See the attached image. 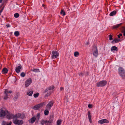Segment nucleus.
<instances>
[{
    "instance_id": "obj_1",
    "label": "nucleus",
    "mask_w": 125,
    "mask_h": 125,
    "mask_svg": "<svg viewBox=\"0 0 125 125\" xmlns=\"http://www.w3.org/2000/svg\"><path fill=\"white\" fill-rule=\"evenodd\" d=\"M24 117L25 115L24 114L18 113L16 114L15 115L11 114V115H7V117L9 118V119L13 118H16V119L20 118L23 119L24 118Z\"/></svg>"
},
{
    "instance_id": "obj_2",
    "label": "nucleus",
    "mask_w": 125,
    "mask_h": 125,
    "mask_svg": "<svg viewBox=\"0 0 125 125\" xmlns=\"http://www.w3.org/2000/svg\"><path fill=\"white\" fill-rule=\"evenodd\" d=\"M8 111L4 108H2L0 110V117H4L5 116L7 118L9 119V118H7V115H11Z\"/></svg>"
},
{
    "instance_id": "obj_3",
    "label": "nucleus",
    "mask_w": 125,
    "mask_h": 125,
    "mask_svg": "<svg viewBox=\"0 0 125 125\" xmlns=\"http://www.w3.org/2000/svg\"><path fill=\"white\" fill-rule=\"evenodd\" d=\"M54 88V87L53 85H52L51 86H50L49 87L46 88L45 90L43 92V93H45L47 92V94H46L45 97H47L50 95L52 93V91L51 90H53Z\"/></svg>"
},
{
    "instance_id": "obj_4",
    "label": "nucleus",
    "mask_w": 125,
    "mask_h": 125,
    "mask_svg": "<svg viewBox=\"0 0 125 125\" xmlns=\"http://www.w3.org/2000/svg\"><path fill=\"white\" fill-rule=\"evenodd\" d=\"M118 73L120 76L122 77L125 76V72L124 70L122 67H120L118 69Z\"/></svg>"
},
{
    "instance_id": "obj_5",
    "label": "nucleus",
    "mask_w": 125,
    "mask_h": 125,
    "mask_svg": "<svg viewBox=\"0 0 125 125\" xmlns=\"http://www.w3.org/2000/svg\"><path fill=\"white\" fill-rule=\"evenodd\" d=\"M107 83V82L105 80L101 81L97 83V87H103Z\"/></svg>"
},
{
    "instance_id": "obj_6",
    "label": "nucleus",
    "mask_w": 125,
    "mask_h": 125,
    "mask_svg": "<svg viewBox=\"0 0 125 125\" xmlns=\"http://www.w3.org/2000/svg\"><path fill=\"white\" fill-rule=\"evenodd\" d=\"M51 57L52 59L57 58L59 55V53L58 52L53 51L52 52Z\"/></svg>"
},
{
    "instance_id": "obj_7",
    "label": "nucleus",
    "mask_w": 125,
    "mask_h": 125,
    "mask_svg": "<svg viewBox=\"0 0 125 125\" xmlns=\"http://www.w3.org/2000/svg\"><path fill=\"white\" fill-rule=\"evenodd\" d=\"M45 104L44 102L35 105L32 108L34 109L37 110L39 109L40 107L44 105H45Z\"/></svg>"
},
{
    "instance_id": "obj_8",
    "label": "nucleus",
    "mask_w": 125,
    "mask_h": 125,
    "mask_svg": "<svg viewBox=\"0 0 125 125\" xmlns=\"http://www.w3.org/2000/svg\"><path fill=\"white\" fill-rule=\"evenodd\" d=\"M13 122L15 125H21L23 124V122L22 120H19L15 119L13 121Z\"/></svg>"
},
{
    "instance_id": "obj_9",
    "label": "nucleus",
    "mask_w": 125,
    "mask_h": 125,
    "mask_svg": "<svg viewBox=\"0 0 125 125\" xmlns=\"http://www.w3.org/2000/svg\"><path fill=\"white\" fill-rule=\"evenodd\" d=\"M32 81V79L31 78H29L25 82V85L26 87H28L31 83Z\"/></svg>"
},
{
    "instance_id": "obj_10",
    "label": "nucleus",
    "mask_w": 125,
    "mask_h": 125,
    "mask_svg": "<svg viewBox=\"0 0 125 125\" xmlns=\"http://www.w3.org/2000/svg\"><path fill=\"white\" fill-rule=\"evenodd\" d=\"M53 102L50 101L48 103L46 107V108L48 110H50L53 104Z\"/></svg>"
},
{
    "instance_id": "obj_11",
    "label": "nucleus",
    "mask_w": 125,
    "mask_h": 125,
    "mask_svg": "<svg viewBox=\"0 0 125 125\" xmlns=\"http://www.w3.org/2000/svg\"><path fill=\"white\" fill-rule=\"evenodd\" d=\"M109 122V121L107 120L106 119H101L98 122V123L101 124L105 123H108Z\"/></svg>"
},
{
    "instance_id": "obj_12",
    "label": "nucleus",
    "mask_w": 125,
    "mask_h": 125,
    "mask_svg": "<svg viewBox=\"0 0 125 125\" xmlns=\"http://www.w3.org/2000/svg\"><path fill=\"white\" fill-rule=\"evenodd\" d=\"M93 50H95L94 52L93 55L96 57L98 56V51L97 47L96 46H94L93 47Z\"/></svg>"
},
{
    "instance_id": "obj_13",
    "label": "nucleus",
    "mask_w": 125,
    "mask_h": 125,
    "mask_svg": "<svg viewBox=\"0 0 125 125\" xmlns=\"http://www.w3.org/2000/svg\"><path fill=\"white\" fill-rule=\"evenodd\" d=\"M20 66H18L15 69V72L17 73H19L20 71V69H22V66H21V65L20 64Z\"/></svg>"
},
{
    "instance_id": "obj_14",
    "label": "nucleus",
    "mask_w": 125,
    "mask_h": 125,
    "mask_svg": "<svg viewBox=\"0 0 125 125\" xmlns=\"http://www.w3.org/2000/svg\"><path fill=\"white\" fill-rule=\"evenodd\" d=\"M8 69L6 68H3L2 70V73L3 74H6L7 73Z\"/></svg>"
},
{
    "instance_id": "obj_15",
    "label": "nucleus",
    "mask_w": 125,
    "mask_h": 125,
    "mask_svg": "<svg viewBox=\"0 0 125 125\" xmlns=\"http://www.w3.org/2000/svg\"><path fill=\"white\" fill-rule=\"evenodd\" d=\"M54 115L53 114L51 115L49 117V121L51 123H52L53 121L54 118Z\"/></svg>"
},
{
    "instance_id": "obj_16",
    "label": "nucleus",
    "mask_w": 125,
    "mask_h": 125,
    "mask_svg": "<svg viewBox=\"0 0 125 125\" xmlns=\"http://www.w3.org/2000/svg\"><path fill=\"white\" fill-rule=\"evenodd\" d=\"M36 120V118L35 116L33 117L30 120H29V122L30 123H33Z\"/></svg>"
},
{
    "instance_id": "obj_17",
    "label": "nucleus",
    "mask_w": 125,
    "mask_h": 125,
    "mask_svg": "<svg viewBox=\"0 0 125 125\" xmlns=\"http://www.w3.org/2000/svg\"><path fill=\"white\" fill-rule=\"evenodd\" d=\"M120 41V40L119 39H114L112 42V43H113L114 42L115 43H116Z\"/></svg>"
},
{
    "instance_id": "obj_18",
    "label": "nucleus",
    "mask_w": 125,
    "mask_h": 125,
    "mask_svg": "<svg viewBox=\"0 0 125 125\" xmlns=\"http://www.w3.org/2000/svg\"><path fill=\"white\" fill-rule=\"evenodd\" d=\"M111 51H118L117 48L115 46H113L111 48Z\"/></svg>"
},
{
    "instance_id": "obj_19",
    "label": "nucleus",
    "mask_w": 125,
    "mask_h": 125,
    "mask_svg": "<svg viewBox=\"0 0 125 125\" xmlns=\"http://www.w3.org/2000/svg\"><path fill=\"white\" fill-rule=\"evenodd\" d=\"M88 118H89V120L91 123V116L90 115V113L89 111L88 112Z\"/></svg>"
},
{
    "instance_id": "obj_20",
    "label": "nucleus",
    "mask_w": 125,
    "mask_h": 125,
    "mask_svg": "<svg viewBox=\"0 0 125 125\" xmlns=\"http://www.w3.org/2000/svg\"><path fill=\"white\" fill-rule=\"evenodd\" d=\"M52 123L49 120H45V125H51Z\"/></svg>"
},
{
    "instance_id": "obj_21",
    "label": "nucleus",
    "mask_w": 125,
    "mask_h": 125,
    "mask_svg": "<svg viewBox=\"0 0 125 125\" xmlns=\"http://www.w3.org/2000/svg\"><path fill=\"white\" fill-rule=\"evenodd\" d=\"M33 92V91H31L30 92H27V94L29 96H32Z\"/></svg>"
},
{
    "instance_id": "obj_22",
    "label": "nucleus",
    "mask_w": 125,
    "mask_h": 125,
    "mask_svg": "<svg viewBox=\"0 0 125 125\" xmlns=\"http://www.w3.org/2000/svg\"><path fill=\"white\" fill-rule=\"evenodd\" d=\"M116 13V11L114 10L111 12L110 13L109 15L110 16H113L115 15Z\"/></svg>"
},
{
    "instance_id": "obj_23",
    "label": "nucleus",
    "mask_w": 125,
    "mask_h": 125,
    "mask_svg": "<svg viewBox=\"0 0 125 125\" xmlns=\"http://www.w3.org/2000/svg\"><path fill=\"white\" fill-rule=\"evenodd\" d=\"M31 71H32V72L35 73L39 72H40L39 69H33L32 70H31Z\"/></svg>"
},
{
    "instance_id": "obj_24",
    "label": "nucleus",
    "mask_w": 125,
    "mask_h": 125,
    "mask_svg": "<svg viewBox=\"0 0 125 125\" xmlns=\"http://www.w3.org/2000/svg\"><path fill=\"white\" fill-rule=\"evenodd\" d=\"M122 23H120L114 26L113 27V29H116L119 27L121 24Z\"/></svg>"
},
{
    "instance_id": "obj_25",
    "label": "nucleus",
    "mask_w": 125,
    "mask_h": 125,
    "mask_svg": "<svg viewBox=\"0 0 125 125\" xmlns=\"http://www.w3.org/2000/svg\"><path fill=\"white\" fill-rule=\"evenodd\" d=\"M48 109L45 110L44 111V114L45 115H48L49 113V111Z\"/></svg>"
},
{
    "instance_id": "obj_26",
    "label": "nucleus",
    "mask_w": 125,
    "mask_h": 125,
    "mask_svg": "<svg viewBox=\"0 0 125 125\" xmlns=\"http://www.w3.org/2000/svg\"><path fill=\"white\" fill-rule=\"evenodd\" d=\"M40 123L42 125H43L44 124H45V120L44 119H42L40 121Z\"/></svg>"
},
{
    "instance_id": "obj_27",
    "label": "nucleus",
    "mask_w": 125,
    "mask_h": 125,
    "mask_svg": "<svg viewBox=\"0 0 125 125\" xmlns=\"http://www.w3.org/2000/svg\"><path fill=\"white\" fill-rule=\"evenodd\" d=\"M79 55V53L78 52H75L74 53V55L75 57H77Z\"/></svg>"
},
{
    "instance_id": "obj_28",
    "label": "nucleus",
    "mask_w": 125,
    "mask_h": 125,
    "mask_svg": "<svg viewBox=\"0 0 125 125\" xmlns=\"http://www.w3.org/2000/svg\"><path fill=\"white\" fill-rule=\"evenodd\" d=\"M14 35L16 37L18 36L19 35V33L18 31H15L14 33Z\"/></svg>"
},
{
    "instance_id": "obj_29",
    "label": "nucleus",
    "mask_w": 125,
    "mask_h": 125,
    "mask_svg": "<svg viewBox=\"0 0 125 125\" xmlns=\"http://www.w3.org/2000/svg\"><path fill=\"white\" fill-rule=\"evenodd\" d=\"M62 121L61 120H58L57 122V125H61Z\"/></svg>"
},
{
    "instance_id": "obj_30",
    "label": "nucleus",
    "mask_w": 125,
    "mask_h": 125,
    "mask_svg": "<svg viewBox=\"0 0 125 125\" xmlns=\"http://www.w3.org/2000/svg\"><path fill=\"white\" fill-rule=\"evenodd\" d=\"M60 13L61 14H62L63 16H64L65 15V12L63 10H61V11L60 12Z\"/></svg>"
},
{
    "instance_id": "obj_31",
    "label": "nucleus",
    "mask_w": 125,
    "mask_h": 125,
    "mask_svg": "<svg viewBox=\"0 0 125 125\" xmlns=\"http://www.w3.org/2000/svg\"><path fill=\"white\" fill-rule=\"evenodd\" d=\"M19 16V14L18 13H15L14 15V17L16 18H17Z\"/></svg>"
},
{
    "instance_id": "obj_32",
    "label": "nucleus",
    "mask_w": 125,
    "mask_h": 125,
    "mask_svg": "<svg viewBox=\"0 0 125 125\" xmlns=\"http://www.w3.org/2000/svg\"><path fill=\"white\" fill-rule=\"evenodd\" d=\"M20 75L22 77H24L25 76V74L24 72H22L21 74Z\"/></svg>"
},
{
    "instance_id": "obj_33",
    "label": "nucleus",
    "mask_w": 125,
    "mask_h": 125,
    "mask_svg": "<svg viewBox=\"0 0 125 125\" xmlns=\"http://www.w3.org/2000/svg\"><path fill=\"white\" fill-rule=\"evenodd\" d=\"M39 95V93H37L36 94H34L33 95V96L35 98H36Z\"/></svg>"
},
{
    "instance_id": "obj_34",
    "label": "nucleus",
    "mask_w": 125,
    "mask_h": 125,
    "mask_svg": "<svg viewBox=\"0 0 125 125\" xmlns=\"http://www.w3.org/2000/svg\"><path fill=\"white\" fill-rule=\"evenodd\" d=\"M40 113H38L36 116V118L38 119V120L39 119V118L40 116Z\"/></svg>"
},
{
    "instance_id": "obj_35",
    "label": "nucleus",
    "mask_w": 125,
    "mask_h": 125,
    "mask_svg": "<svg viewBox=\"0 0 125 125\" xmlns=\"http://www.w3.org/2000/svg\"><path fill=\"white\" fill-rule=\"evenodd\" d=\"M4 93L5 94V95L6 96H8V90L7 89L5 90L4 91Z\"/></svg>"
},
{
    "instance_id": "obj_36",
    "label": "nucleus",
    "mask_w": 125,
    "mask_h": 125,
    "mask_svg": "<svg viewBox=\"0 0 125 125\" xmlns=\"http://www.w3.org/2000/svg\"><path fill=\"white\" fill-rule=\"evenodd\" d=\"M6 122L4 121H3L1 123V125H6Z\"/></svg>"
},
{
    "instance_id": "obj_37",
    "label": "nucleus",
    "mask_w": 125,
    "mask_h": 125,
    "mask_svg": "<svg viewBox=\"0 0 125 125\" xmlns=\"http://www.w3.org/2000/svg\"><path fill=\"white\" fill-rule=\"evenodd\" d=\"M109 39L111 41L113 40V39L112 38V36L111 35H109Z\"/></svg>"
},
{
    "instance_id": "obj_38",
    "label": "nucleus",
    "mask_w": 125,
    "mask_h": 125,
    "mask_svg": "<svg viewBox=\"0 0 125 125\" xmlns=\"http://www.w3.org/2000/svg\"><path fill=\"white\" fill-rule=\"evenodd\" d=\"M93 105L92 104H89L88 106L89 108H92V107Z\"/></svg>"
},
{
    "instance_id": "obj_39",
    "label": "nucleus",
    "mask_w": 125,
    "mask_h": 125,
    "mask_svg": "<svg viewBox=\"0 0 125 125\" xmlns=\"http://www.w3.org/2000/svg\"><path fill=\"white\" fill-rule=\"evenodd\" d=\"M117 36L118 38H120V36H122V34L121 33H119V35H117Z\"/></svg>"
},
{
    "instance_id": "obj_40",
    "label": "nucleus",
    "mask_w": 125,
    "mask_h": 125,
    "mask_svg": "<svg viewBox=\"0 0 125 125\" xmlns=\"http://www.w3.org/2000/svg\"><path fill=\"white\" fill-rule=\"evenodd\" d=\"M8 0H4L3 1V2L4 3H6L7 2V1Z\"/></svg>"
},
{
    "instance_id": "obj_41",
    "label": "nucleus",
    "mask_w": 125,
    "mask_h": 125,
    "mask_svg": "<svg viewBox=\"0 0 125 125\" xmlns=\"http://www.w3.org/2000/svg\"><path fill=\"white\" fill-rule=\"evenodd\" d=\"M6 26L7 28L10 27V24H8L6 25Z\"/></svg>"
},
{
    "instance_id": "obj_42",
    "label": "nucleus",
    "mask_w": 125,
    "mask_h": 125,
    "mask_svg": "<svg viewBox=\"0 0 125 125\" xmlns=\"http://www.w3.org/2000/svg\"><path fill=\"white\" fill-rule=\"evenodd\" d=\"M8 96L6 95V96L4 97V99L5 100H6L8 98Z\"/></svg>"
},
{
    "instance_id": "obj_43",
    "label": "nucleus",
    "mask_w": 125,
    "mask_h": 125,
    "mask_svg": "<svg viewBox=\"0 0 125 125\" xmlns=\"http://www.w3.org/2000/svg\"><path fill=\"white\" fill-rule=\"evenodd\" d=\"M63 89V88L62 87H61L60 89V90L61 91Z\"/></svg>"
},
{
    "instance_id": "obj_44",
    "label": "nucleus",
    "mask_w": 125,
    "mask_h": 125,
    "mask_svg": "<svg viewBox=\"0 0 125 125\" xmlns=\"http://www.w3.org/2000/svg\"><path fill=\"white\" fill-rule=\"evenodd\" d=\"M8 93H11L12 92V91H9V92H8Z\"/></svg>"
},
{
    "instance_id": "obj_45",
    "label": "nucleus",
    "mask_w": 125,
    "mask_h": 125,
    "mask_svg": "<svg viewBox=\"0 0 125 125\" xmlns=\"http://www.w3.org/2000/svg\"><path fill=\"white\" fill-rule=\"evenodd\" d=\"M124 36H125V30L124 31Z\"/></svg>"
},
{
    "instance_id": "obj_46",
    "label": "nucleus",
    "mask_w": 125,
    "mask_h": 125,
    "mask_svg": "<svg viewBox=\"0 0 125 125\" xmlns=\"http://www.w3.org/2000/svg\"><path fill=\"white\" fill-rule=\"evenodd\" d=\"M89 44V42H87L86 43V44L87 45H88V44Z\"/></svg>"
},
{
    "instance_id": "obj_47",
    "label": "nucleus",
    "mask_w": 125,
    "mask_h": 125,
    "mask_svg": "<svg viewBox=\"0 0 125 125\" xmlns=\"http://www.w3.org/2000/svg\"><path fill=\"white\" fill-rule=\"evenodd\" d=\"M12 123V122H11V121H10V123H9V124H10V125H11V124Z\"/></svg>"
},
{
    "instance_id": "obj_48",
    "label": "nucleus",
    "mask_w": 125,
    "mask_h": 125,
    "mask_svg": "<svg viewBox=\"0 0 125 125\" xmlns=\"http://www.w3.org/2000/svg\"><path fill=\"white\" fill-rule=\"evenodd\" d=\"M65 100H66V102H68V100H67V98H65Z\"/></svg>"
},
{
    "instance_id": "obj_49",
    "label": "nucleus",
    "mask_w": 125,
    "mask_h": 125,
    "mask_svg": "<svg viewBox=\"0 0 125 125\" xmlns=\"http://www.w3.org/2000/svg\"><path fill=\"white\" fill-rule=\"evenodd\" d=\"M3 0H0V3H1L2 2Z\"/></svg>"
},
{
    "instance_id": "obj_50",
    "label": "nucleus",
    "mask_w": 125,
    "mask_h": 125,
    "mask_svg": "<svg viewBox=\"0 0 125 125\" xmlns=\"http://www.w3.org/2000/svg\"><path fill=\"white\" fill-rule=\"evenodd\" d=\"M4 6H3L2 8V9L3 10L4 8Z\"/></svg>"
},
{
    "instance_id": "obj_51",
    "label": "nucleus",
    "mask_w": 125,
    "mask_h": 125,
    "mask_svg": "<svg viewBox=\"0 0 125 125\" xmlns=\"http://www.w3.org/2000/svg\"><path fill=\"white\" fill-rule=\"evenodd\" d=\"M3 10L2 9H1V10L0 11H1L2 12V11H3Z\"/></svg>"
},
{
    "instance_id": "obj_52",
    "label": "nucleus",
    "mask_w": 125,
    "mask_h": 125,
    "mask_svg": "<svg viewBox=\"0 0 125 125\" xmlns=\"http://www.w3.org/2000/svg\"><path fill=\"white\" fill-rule=\"evenodd\" d=\"M3 10L2 9H1V10L0 11H1L2 12V11H3Z\"/></svg>"
},
{
    "instance_id": "obj_53",
    "label": "nucleus",
    "mask_w": 125,
    "mask_h": 125,
    "mask_svg": "<svg viewBox=\"0 0 125 125\" xmlns=\"http://www.w3.org/2000/svg\"><path fill=\"white\" fill-rule=\"evenodd\" d=\"M6 125H10L9 123V124H7Z\"/></svg>"
},
{
    "instance_id": "obj_54",
    "label": "nucleus",
    "mask_w": 125,
    "mask_h": 125,
    "mask_svg": "<svg viewBox=\"0 0 125 125\" xmlns=\"http://www.w3.org/2000/svg\"><path fill=\"white\" fill-rule=\"evenodd\" d=\"M42 6H43V7H44V6H45V5H44V4H43L42 5Z\"/></svg>"
},
{
    "instance_id": "obj_55",
    "label": "nucleus",
    "mask_w": 125,
    "mask_h": 125,
    "mask_svg": "<svg viewBox=\"0 0 125 125\" xmlns=\"http://www.w3.org/2000/svg\"><path fill=\"white\" fill-rule=\"evenodd\" d=\"M2 12V11H0V13H1Z\"/></svg>"
},
{
    "instance_id": "obj_56",
    "label": "nucleus",
    "mask_w": 125,
    "mask_h": 125,
    "mask_svg": "<svg viewBox=\"0 0 125 125\" xmlns=\"http://www.w3.org/2000/svg\"><path fill=\"white\" fill-rule=\"evenodd\" d=\"M2 12V11H0V13H1Z\"/></svg>"
},
{
    "instance_id": "obj_57",
    "label": "nucleus",
    "mask_w": 125,
    "mask_h": 125,
    "mask_svg": "<svg viewBox=\"0 0 125 125\" xmlns=\"http://www.w3.org/2000/svg\"><path fill=\"white\" fill-rule=\"evenodd\" d=\"M2 17H3V16H2Z\"/></svg>"
},
{
    "instance_id": "obj_58",
    "label": "nucleus",
    "mask_w": 125,
    "mask_h": 125,
    "mask_svg": "<svg viewBox=\"0 0 125 125\" xmlns=\"http://www.w3.org/2000/svg\"><path fill=\"white\" fill-rule=\"evenodd\" d=\"M1 15V13H0V15Z\"/></svg>"
}]
</instances>
